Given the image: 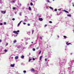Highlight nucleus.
<instances>
[{"label": "nucleus", "instance_id": "f704fd0d", "mask_svg": "<svg viewBox=\"0 0 74 74\" xmlns=\"http://www.w3.org/2000/svg\"><path fill=\"white\" fill-rule=\"evenodd\" d=\"M40 38L41 39V40H42V38L41 37H40Z\"/></svg>", "mask_w": 74, "mask_h": 74}, {"label": "nucleus", "instance_id": "f257e3e1", "mask_svg": "<svg viewBox=\"0 0 74 74\" xmlns=\"http://www.w3.org/2000/svg\"><path fill=\"white\" fill-rule=\"evenodd\" d=\"M13 33H15V34H18V33H19V30H18L17 31H13Z\"/></svg>", "mask_w": 74, "mask_h": 74}, {"label": "nucleus", "instance_id": "aec40b11", "mask_svg": "<svg viewBox=\"0 0 74 74\" xmlns=\"http://www.w3.org/2000/svg\"><path fill=\"white\" fill-rule=\"evenodd\" d=\"M23 73H26V71H24Z\"/></svg>", "mask_w": 74, "mask_h": 74}, {"label": "nucleus", "instance_id": "ea45409f", "mask_svg": "<svg viewBox=\"0 0 74 74\" xmlns=\"http://www.w3.org/2000/svg\"><path fill=\"white\" fill-rule=\"evenodd\" d=\"M58 38H59V36H58Z\"/></svg>", "mask_w": 74, "mask_h": 74}, {"label": "nucleus", "instance_id": "1a4fd4ad", "mask_svg": "<svg viewBox=\"0 0 74 74\" xmlns=\"http://www.w3.org/2000/svg\"><path fill=\"white\" fill-rule=\"evenodd\" d=\"M42 57V56H41L40 57V60H41V58Z\"/></svg>", "mask_w": 74, "mask_h": 74}, {"label": "nucleus", "instance_id": "9d476101", "mask_svg": "<svg viewBox=\"0 0 74 74\" xmlns=\"http://www.w3.org/2000/svg\"><path fill=\"white\" fill-rule=\"evenodd\" d=\"M18 56H16L15 57V59H18Z\"/></svg>", "mask_w": 74, "mask_h": 74}, {"label": "nucleus", "instance_id": "c756f323", "mask_svg": "<svg viewBox=\"0 0 74 74\" xmlns=\"http://www.w3.org/2000/svg\"><path fill=\"white\" fill-rule=\"evenodd\" d=\"M13 9L15 10V7H13Z\"/></svg>", "mask_w": 74, "mask_h": 74}, {"label": "nucleus", "instance_id": "5701e85b", "mask_svg": "<svg viewBox=\"0 0 74 74\" xmlns=\"http://www.w3.org/2000/svg\"><path fill=\"white\" fill-rule=\"evenodd\" d=\"M33 33H34V30H32V34H33Z\"/></svg>", "mask_w": 74, "mask_h": 74}, {"label": "nucleus", "instance_id": "6ab92c4d", "mask_svg": "<svg viewBox=\"0 0 74 74\" xmlns=\"http://www.w3.org/2000/svg\"><path fill=\"white\" fill-rule=\"evenodd\" d=\"M64 38H67V36H64Z\"/></svg>", "mask_w": 74, "mask_h": 74}, {"label": "nucleus", "instance_id": "09e8293b", "mask_svg": "<svg viewBox=\"0 0 74 74\" xmlns=\"http://www.w3.org/2000/svg\"><path fill=\"white\" fill-rule=\"evenodd\" d=\"M31 0V1H32V0Z\"/></svg>", "mask_w": 74, "mask_h": 74}, {"label": "nucleus", "instance_id": "7c9ffc66", "mask_svg": "<svg viewBox=\"0 0 74 74\" xmlns=\"http://www.w3.org/2000/svg\"><path fill=\"white\" fill-rule=\"evenodd\" d=\"M41 53V51H40V52H39V54L40 55V53Z\"/></svg>", "mask_w": 74, "mask_h": 74}, {"label": "nucleus", "instance_id": "dca6fc26", "mask_svg": "<svg viewBox=\"0 0 74 74\" xmlns=\"http://www.w3.org/2000/svg\"><path fill=\"white\" fill-rule=\"evenodd\" d=\"M30 5H33V3H31Z\"/></svg>", "mask_w": 74, "mask_h": 74}, {"label": "nucleus", "instance_id": "603ef678", "mask_svg": "<svg viewBox=\"0 0 74 74\" xmlns=\"http://www.w3.org/2000/svg\"><path fill=\"white\" fill-rule=\"evenodd\" d=\"M53 1H54V0H53Z\"/></svg>", "mask_w": 74, "mask_h": 74}, {"label": "nucleus", "instance_id": "8fccbe9b", "mask_svg": "<svg viewBox=\"0 0 74 74\" xmlns=\"http://www.w3.org/2000/svg\"><path fill=\"white\" fill-rule=\"evenodd\" d=\"M20 5H21V4H20Z\"/></svg>", "mask_w": 74, "mask_h": 74}, {"label": "nucleus", "instance_id": "f8f14e48", "mask_svg": "<svg viewBox=\"0 0 74 74\" xmlns=\"http://www.w3.org/2000/svg\"><path fill=\"white\" fill-rule=\"evenodd\" d=\"M24 57H25L24 56H23V55L22 56H21V58H22V59H23V58H24Z\"/></svg>", "mask_w": 74, "mask_h": 74}, {"label": "nucleus", "instance_id": "4be33fe9", "mask_svg": "<svg viewBox=\"0 0 74 74\" xmlns=\"http://www.w3.org/2000/svg\"><path fill=\"white\" fill-rule=\"evenodd\" d=\"M3 23L4 25H5L6 24H7V23L5 22H4Z\"/></svg>", "mask_w": 74, "mask_h": 74}, {"label": "nucleus", "instance_id": "2eb2a0df", "mask_svg": "<svg viewBox=\"0 0 74 74\" xmlns=\"http://www.w3.org/2000/svg\"><path fill=\"white\" fill-rule=\"evenodd\" d=\"M8 51V50H4V52H7Z\"/></svg>", "mask_w": 74, "mask_h": 74}, {"label": "nucleus", "instance_id": "7ed1b4c3", "mask_svg": "<svg viewBox=\"0 0 74 74\" xmlns=\"http://www.w3.org/2000/svg\"><path fill=\"white\" fill-rule=\"evenodd\" d=\"M39 20L40 21H43V19L42 18H39Z\"/></svg>", "mask_w": 74, "mask_h": 74}, {"label": "nucleus", "instance_id": "72a5a7b5", "mask_svg": "<svg viewBox=\"0 0 74 74\" xmlns=\"http://www.w3.org/2000/svg\"><path fill=\"white\" fill-rule=\"evenodd\" d=\"M33 60H35V58H33Z\"/></svg>", "mask_w": 74, "mask_h": 74}, {"label": "nucleus", "instance_id": "bb28decb", "mask_svg": "<svg viewBox=\"0 0 74 74\" xmlns=\"http://www.w3.org/2000/svg\"><path fill=\"white\" fill-rule=\"evenodd\" d=\"M0 25H3V23H0Z\"/></svg>", "mask_w": 74, "mask_h": 74}, {"label": "nucleus", "instance_id": "b1692460", "mask_svg": "<svg viewBox=\"0 0 74 74\" xmlns=\"http://www.w3.org/2000/svg\"><path fill=\"white\" fill-rule=\"evenodd\" d=\"M31 60H32V59H29V62H30V61H31Z\"/></svg>", "mask_w": 74, "mask_h": 74}, {"label": "nucleus", "instance_id": "6e6552de", "mask_svg": "<svg viewBox=\"0 0 74 74\" xmlns=\"http://www.w3.org/2000/svg\"><path fill=\"white\" fill-rule=\"evenodd\" d=\"M49 8L51 9V10H53V8H52V7H51V6H50L49 7Z\"/></svg>", "mask_w": 74, "mask_h": 74}, {"label": "nucleus", "instance_id": "2f4dec72", "mask_svg": "<svg viewBox=\"0 0 74 74\" xmlns=\"http://www.w3.org/2000/svg\"><path fill=\"white\" fill-rule=\"evenodd\" d=\"M12 20H13V21H15V18H13L12 19Z\"/></svg>", "mask_w": 74, "mask_h": 74}, {"label": "nucleus", "instance_id": "3c124183", "mask_svg": "<svg viewBox=\"0 0 74 74\" xmlns=\"http://www.w3.org/2000/svg\"><path fill=\"white\" fill-rule=\"evenodd\" d=\"M17 48H18V47H17Z\"/></svg>", "mask_w": 74, "mask_h": 74}, {"label": "nucleus", "instance_id": "393cba45", "mask_svg": "<svg viewBox=\"0 0 74 74\" xmlns=\"http://www.w3.org/2000/svg\"><path fill=\"white\" fill-rule=\"evenodd\" d=\"M20 24H21L20 23H18V26H19Z\"/></svg>", "mask_w": 74, "mask_h": 74}, {"label": "nucleus", "instance_id": "c03bdc74", "mask_svg": "<svg viewBox=\"0 0 74 74\" xmlns=\"http://www.w3.org/2000/svg\"><path fill=\"white\" fill-rule=\"evenodd\" d=\"M60 14H62V12H60Z\"/></svg>", "mask_w": 74, "mask_h": 74}, {"label": "nucleus", "instance_id": "39448f33", "mask_svg": "<svg viewBox=\"0 0 74 74\" xmlns=\"http://www.w3.org/2000/svg\"><path fill=\"white\" fill-rule=\"evenodd\" d=\"M11 66L12 67H14V66H15V64H11Z\"/></svg>", "mask_w": 74, "mask_h": 74}, {"label": "nucleus", "instance_id": "c85d7f7f", "mask_svg": "<svg viewBox=\"0 0 74 74\" xmlns=\"http://www.w3.org/2000/svg\"><path fill=\"white\" fill-rule=\"evenodd\" d=\"M47 25H45V26H44L45 27H47Z\"/></svg>", "mask_w": 74, "mask_h": 74}, {"label": "nucleus", "instance_id": "79ce46f5", "mask_svg": "<svg viewBox=\"0 0 74 74\" xmlns=\"http://www.w3.org/2000/svg\"><path fill=\"white\" fill-rule=\"evenodd\" d=\"M0 42H1V40H0Z\"/></svg>", "mask_w": 74, "mask_h": 74}, {"label": "nucleus", "instance_id": "a19ab883", "mask_svg": "<svg viewBox=\"0 0 74 74\" xmlns=\"http://www.w3.org/2000/svg\"><path fill=\"white\" fill-rule=\"evenodd\" d=\"M58 10H61V9H58Z\"/></svg>", "mask_w": 74, "mask_h": 74}, {"label": "nucleus", "instance_id": "9b49d317", "mask_svg": "<svg viewBox=\"0 0 74 74\" xmlns=\"http://www.w3.org/2000/svg\"><path fill=\"white\" fill-rule=\"evenodd\" d=\"M29 10H32V8L30 6L29 7Z\"/></svg>", "mask_w": 74, "mask_h": 74}, {"label": "nucleus", "instance_id": "e433bc0d", "mask_svg": "<svg viewBox=\"0 0 74 74\" xmlns=\"http://www.w3.org/2000/svg\"><path fill=\"white\" fill-rule=\"evenodd\" d=\"M23 25H26V23H23Z\"/></svg>", "mask_w": 74, "mask_h": 74}, {"label": "nucleus", "instance_id": "473e14b6", "mask_svg": "<svg viewBox=\"0 0 74 74\" xmlns=\"http://www.w3.org/2000/svg\"><path fill=\"white\" fill-rule=\"evenodd\" d=\"M45 61H47V58H46L45 59Z\"/></svg>", "mask_w": 74, "mask_h": 74}, {"label": "nucleus", "instance_id": "4c0bfd02", "mask_svg": "<svg viewBox=\"0 0 74 74\" xmlns=\"http://www.w3.org/2000/svg\"><path fill=\"white\" fill-rule=\"evenodd\" d=\"M27 25L28 26H30V24H28Z\"/></svg>", "mask_w": 74, "mask_h": 74}, {"label": "nucleus", "instance_id": "f3484780", "mask_svg": "<svg viewBox=\"0 0 74 74\" xmlns=\"http://www.w3.org/2000/svg\"><path fill=\"white\" fill-rule=\"evenodd\" d=\"M33 51H36V49H35V48H33Z\"/></svg>", "mask_w": 74, "mask_h": 74}, {"label": "nucleus", "instance_id": "412c9836", "mask_svg": "<svg viewBox=\"0 0 74 74\" xmlns=\"http://www.w3.org/2000/svg\"><path fill=\"white\" fill-rule=\"evenodd\" d=\"M49 23H52V22L51 21H49Z\"/></svg>", "mask_w": 74, "mask_h": 74}, {"label": "nucleus", "instance_id": "49530a36", "mask_svg": "<svg viewBox=\"0 0 74 74\" xmlns=\"http://www.w3.org/2000/svg\"><path fill=\"white\" fill-rule=\"evenodd\" d=\"M17 36V35H16V36Z\"/></svg>", "mask_w": 74, "mask_h": 74}, {"label": "nucleus", "instance_id": "37998d69", "mask_svg": "<svg viewBox=\"0 0 74 74\" xmlns=\"http://www.w3.org/2000/svg\"><path fill=\"white\" fill-rule=\"evenodd\" d=\"M14 1H13V2H12L13 3H14Z\"/></svg>", "mask_w": 74, "mask_h": 74}, {"label": "nucleus", "instance_id": "423d86ee", "mask_svg": "<svg viewBox=\"0 0 74 74\" xmlns=\"http://www.w3.org/2000/svg\"><path fill=\"white\" fill-rule=\"evenodd\" d=\"M63 11H64L65 12H66V13H69V12L68 11L66 10H63Z\"/></svg>", "mask_w": 74, "mask_h": 74}, {"label": "nucleus", "instance_id": "20e7f679", "mask_svg": "<svg viewBox=\"0 0 74 74\" xmlns=\"http://www.w3.org/2000/svg\"><path fill=\"white\" fill-rule=\"evenodd\" d=\"M66 44L67 45H70V44H71L70 43H68V42H66Z\"/></svg>", "mask_w": 74, "mask_h": 74}, {"label": "nucleus", "instance_id": "de8ad7c7", "mask_svg": "<svg viewBox=\"0 0 74 74\" xmlns=\"http://www.w3.org/2000/svg\"><path fill=\"white\" fill-rule=\"evenodd\" d=\"M15 14H16V12H15Z\"/></svg>", "mask_w": 74, "mask_h": 74}, {"label": "nucleus", "instance_id": "a18cd8bd", "mask_svg": "<svg viewBox=\"0 0 74 74\" xmlns=\"http://www.w3.org/2000/svg\"><path fill=\"white\" fill-rule=\"evenodd\" d=\"M32 44H33V42H32Z\"/></svg>", "mask_w": 74, "mask_h": 74}, {"label": "nucleus", "instance_id": "f03ea898", "mask_svg": "<svg viewBox=\"0 0 74 74\" xmlns=\"http://www.w3.org/2000/svg\"><path fill=\"white\" fill-rule=\"evenodd\" d=\"M1 13H2V14H5L6 13V12L5 11L4 12V11H1Z\"/></svg>", "mask_w": 74, "mask_h": 74}, {"label": "nucleus", "instance_id": "58836bf2", "mask_svg": "<svg viewBox=\"0 0 74 74\" xmlns=\"http://www.w3.org/2000/svg\"><path fill=\"white\" fill-rule=\"evenodd\" d=\"M7 45H8V43H7L6 45V46H7Z\"/></svg>", "mask_w": 74, "mask_h": 74}, {"label": "nucleus", "instance_id": "4468645a", "mask_svg": "<svg viewBox=\"0 0 74 74\" xmlns=\"http://www.w3.org/2000/svg\"><path fill=\"white\" fill-rule=\"evenodd\" d=\"M14 43H16V40H14Z\"/></svg>", "mask_w": 74, "mask_h": 74}, {"label": "nucleus", "instance_id": "ddd939ff", "mask_svg": "<svg viewBox=\"0 0 74 74\" xmlns=\"http://www.w3.org/2000/svg\"><path fill=\"white\" fill-rule=\"evenodd\" d=\"M67 16H69L70 17H71V14H68V15H67Z\"/></svg>", "mask_w": 74, "mask_h": 74}, {"label": "nucleus", "instance_id": "cd10ccee", "mask_svg": "<svg viewBox=\"0 0 74 74\" xmlns=\"http://www.w3.org/2000/svg\"><path fill=\"white\" fill-rule=\"evenodd\" d=\"M54 11H57V9H55L54 10Z\"/></svg>", "mask_w": 74, "mask_h": 74}, {"label": "nucleus", "instance_id": "c9c22d12", "mask_svg": "<svg viewBox=\"0 0 74 74\" xmlns=\"http://www.w3.org/2000/svg\"><path fill=\"white\" fill-rule=\"evenodd\" d=\"M22 21H21L20 22H19V23H20L21 24V22H22Z\"/></svg>", "mask_w": 74, "mask_h": 74}, {"label": "nucleus", "instance_id": "a211bd4d", "mask_svg": "<svg viewBox=\"0 0 74 74\" xmlns=\"http://www.w3.org/2000/svg\"><path fill=\"white\" fill-rule=\"evenodd\" d=\"M19 15H20V16H22V14L21 13V12H20L19 14Z\"/></svg>", "mask_w": 74, "mask_h": 74}, {"label": "nucleus", "instance_id": "0eeeda50", "mask_svg": "<svg viewBox=\"0 0 74 74\" xmlns=\"http://www.w3.org/2000/svg\"><path fill=\"white\" fill-rule=\"evenodd\" d=\"M31 71H33V72H34V71H35L34 69H33V68H32L31 69Z\"/></svg>", "mask_w": 74, "mask_h": 74}, {"label": "nucleus", "instance_id": "a878e982", "mask_svg": "<svg viewBox=\"0 0 74 74\" xmlns=\"http://www.w3.org/2000/svg\"><path fill=\"white\" fill-rule=\"evenodd\" d=\"M47 0V1L48 3H49V2H50V1H49V0Z\"/></svg>", "mask_w": 74, "mask_h": 74}]
</instances>
